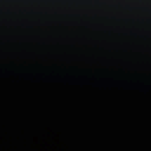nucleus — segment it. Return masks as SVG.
Segmentation results:
<instances>
[{"mask_svg":"<svg viewBox=\"0 0 151 151\" xmlns=\"http://www.w3.org/2000/svg\"><path fill=\"white\" fill-rule=\"evenodd\" d=\"M119 104H120V106H124L125 104L123 101L120 100V103H119Z\"/></svg>","mask_w":151,"mask_h":151,"instance_id":"nucleus-1","label":"nucleus"},{"mask_svg":"<svg viewBox=\"0 0 151 151\" xmlns=\"http://www.w3.org/2000/svg\"><path fill=\"white\" fill-rule=\"evenodd\" d=\"M105 104L106 101H103V103H102V104H102L103 105H104Z\"/></svg>","mask_w":151,"mask_h":151,"instance_id":"nucleus-2","label":"nucleus"}]
</instances>
